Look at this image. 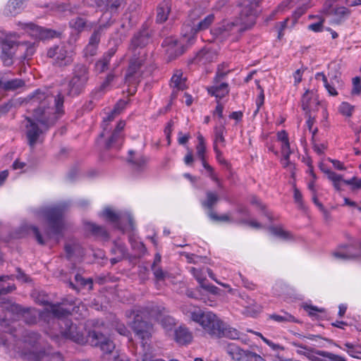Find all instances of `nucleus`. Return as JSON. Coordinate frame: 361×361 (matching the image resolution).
Returning <instances> with one entry per match:
<instances>
[{
    "mask_svg": "<svg viewBox=\"0 0 361 361\" xmlns=\"http://www.w3.org/2000/svg\"><path fill=\"white\" fill-rule=\"evenodd\" d=\"M63 102L61 94L54 97L48 90H36L25 101L27 110L32 114V118L49 129L63 114Z\"/></svg>",
    "mask_w": 361,
    "mask_h": 361,
    "instance_id": "obj_1",
    "label": "nucleus"
},
{
    "mask_svg": "<svg viewBox=\"0 0 361 361\" xmlns=\"http://www.w3.org/2000/svg\"><path fill=\"white\" fill-rule=\"evenodd\" d=\"M260 1L261 0H240L239 19L235 21L223 20L211 30L212 35L221 40L230 37H232V40H236L240 33L255 23Z\"/></svg>",
    "mask_w": 361,
    "mask_h": 361,
    "instance_id": "obj_2",
    "label": "nucleus"
},
{
    "mask_svg": "<svg viewBox=\"0 0 361 361\" xmlns=\"http://www.w3.org/2000/svg\"><path fill=\"white\" fill-rule=\"evenodd\" d=\"M183 312L192 321L198 323L204 331L213 338L226 337L230 339H239L241 333L220 319L212 312H203L192 305L183 307Z\"/></svg>",
    "mask_w": 361,
    "mask_h": 361,
    "instance_id": "obj_3",
    "label": "nucleus"
},
{
    "mask_svg": "<svg viewBox=\"0 0 361 361\" xmlns=\"http://www.w3.org/2000/svg\"><path fill=\"white\" fill-rule=\"evenodd\" d=\"M48 314L53 316L54 323L59 326L60 333L66 338L75 343L82 344L85 339L80 328L67 318L70 310L64 308L60 304H50L46 307Z\"/></svg>",
    "mask_w": 361,
    "mask_h": 361,
    "instance_id": "obj_4",
    "label": "nucleus"
},
{
    "mask_svg": "<svg viewBox=\"0 0 361 361\" xmlns=\"http://www.w3.org/2000/svg\"><path fill=\"white\" fill-rule=\"evenodd\" d=\"M140 310H130L127 311L126 314L128 317L134 316V320L132 322V328L135 335L141 340L143 353L137 359V361H165L162 359H153L152 348L147 344L151 335V326L142 320V317L139 314Z\"/></svg>",
    "mask_w": 361,
    "mask_h": 361,
    "instance_id": "obj_5",
    "label": "nucleus"
},
{
    "mask_svg": "<svg viewBox=\"0 0 361 361\" xmlns=\"http://www.w3.org/2000/svg\"><path fill=\"white\" fill-rule=\"evenodd\" d=\"M68 206L66 202H62L54 207H47L41 209L42 214L46 218L49 226V231L46 233L47 238L53 236L58 238L61 235L64 228L63 215ZM57 240H59L58 238Z\"/></svg>",
    "mask_w": 361,
    "mask_h": 361,
    "instance_id": "obj_6",
    "label": "nucleus"
},
{
    "mask_svg": "<svg viewBox=\"0 0 361 361\" xmlns=\"http://www.w3.org/2000/svg\"><path fill=\"white\" fill-rule=\"evenodd\" d=\"M24 342L29 346L25 355L32 361H63V356L59 353H49L44 350H39L38 344L39 335L35 332L26 331L23 336Z\"/></svg>",
    "mask_w": 361,
    "mask_h": 361,
    "instance_id": "obj_7",
    "label": "nucleus"
},
{
    "mask_svg": "<svg viewBox=\"0 0 361 361\" xmlns=\"http://www.w3.org/2000/svg\"><path fill=\"white\" fill-rule=\"evenodd\" d=\"M196 16V11H193L190 14L189 17L192 25H185L182 32L184 40L187 41L190 44L193 43L195 35L199 32L208 29L215 19L213 13L208 14L200 18H197Z\"/></svg>",
    "mask_w": 361,
    "mask_h": 361,
    "instance_id": "obj_8",
    "label": "nucleus"
},
{
    "mask_svg": "<svg viewBox=\"0 0 361 361\" xmlns=\"http://www.w3.org/2000/svg\"><path fill=\"white\" fill-rule=\"evenodd\" d=\"M147 53L141 50L137 54H133L125 75V82L128 85H136L142 78L146 67Z\"/></svg>",
    "mask_w": 361,
    "mask_h": 361,
    "instance_id": "obj_9",
    "label": "nucleus"
},
{
    "mask_svg": "<svg viewBox=\"0 0 361 361\" xmlns=\"http://www.w3.org/2000/svg\"><path fill=\"white\" fill-rule=\"evenodd\" d=\"M73 77L68 84V94L74 97L79 95L85 89L89 80V70L86 65L75 64L73 69Z\"/></svg>",
    "mask_w": 361,
    "mask_h": 361,
    "instance_id": "obj_10",
    "label": "nucleus"
},
{
    "mask_svg": "<svg viewBox=\"0 0 361 361\" xmlns=\"http://www.w3.org/2000/svg\"><path fill=\"white\" fill-rule=\"evenodd\" d=\"M53 63L59 67L68 66L73 61V51L63 43L51 47L47 53Z\"/></svg>",
    "mask_w": 361,
    "mask_h": 361,
    "instance_id": "obj_11",
    "label": "nucleus"
},
{
    "mask_svg": "<svg viewBox=\"0 0 361 361\" xmlns=\"http://www.w3.org/2000/svg\"><path fill=\"white\" fill-rule=\"evenodd\" d=\"M23 125L27 143L32 148L35 146L43 134L49 130L48 128H44L42 124H39L32 117H26Z\"/></svg>",
    "mask_w": 361,
    "mask_h": 361,
    "instance_id": "obj_12",
    "label": "nucleus"
},
{
    "mask_svg": "<svg viewBox=\"0 0 361 361\" xmlns=\"http://www.w3.org/2000/svg\"><path fill=\"white\" fill-rule=\"evenodd\" d=\"M18 25L32 37L39 40L58 38L61 35V32L59 31L45 28L32 23L19 22Z\"/></svg>",
    "mask_w": 361,
    "mask_h": 361,
    "instance_id": "obj_13",
    "label": "nucleus"
},
{
    "mask_svg": "<svg viewBox=\"0 0 361 361\" xmlns=\"http://www.w3.org/2000/svg\"><path fill=\"white\" fill-rule=\"evenodd\" d=\"M226 353L235 361H266L256 353L244 350L235 343H229L226 348Z\"/></svg>",
    "mask_w": 361,
    "mask_h": 361,
    "instance_id": "obj_14",
    "label": "nucleus"
},
{
    "mask_svg": "<svg viewBox=\"0 0 361 361\" xmlns=\"http://www.w3.org/2000/svg\"><path fill=\"white\" fill-rule=\"evenodd\" d=\"M102 215L107 221L123 231H125L128 227L133 228V219L130 215L124 216L121 212H115L110 208H106Z\"/></svg>",
    "mask_w": 361,
    "mask_h": 361,
    "instance_id": "obj_15",
    "label": "nucleus"
},
{
    "mask_svg": "<svg viewBox=\"0 0 361 361\" xmlns=\"http://www.w3.org/2000/svg\"><path fill=\"white\" fill-rule=\"evenodd\" d=\"M89 341L92 346L99 347L107 355L113 353L115 348V344L112 341L96 331L89 333Z\"/></svg>",
    "mask_w": 361,
    "mask_h": 361,
    "instance_id": "obj_16",
    "label": "nucleus"
},
{
    "mask_svg": "<svg viewBox=\"0 0 361 361\" xmlns=\"http://www.w3.org/2000/svg\"><path fill=\"white\" fill-rule=\"evenodd\" d=\"M306 357L311 361H347L345 357L325 350L310 348Z\"/></svg>",
    "mask_w": 361,
    "mask_h": 361,
    "instance_id": "obj_17",
    "label": "nucleus"
},
{
    "mask_svg": "<svg viewBox=\"0 0 361 361\" xmlns=\"http://www.w3.org/2000/svg\"><path fill=\"white\" fill-rule=\"evenodd\" d=\"M162 46L166 47L169 60H173L180 56L185 50L183 43L173 37L166 38L162 42Z\"/></svg>",
    "mask_w": 361,
    "mask_h": 361,
    "instance_id": "obj_18",
    "label": "nucleus"
},
{
    "mask_svg": "<svg viewBox=\"0 0 361 361\" xmlns=\"http://www.w3.org/2000/svg\"><path fill=\"white\" fill-rule=\"evenodd\" d=\"M149 42V32L147 30H143L134 35L131 39L129 49L134 54H137L139 51L144 50L143 47H145Z\"/></svg>",
    "mask_w": 361,
    "mask_h": 361,
    "instance_id": "obj_19",
    "label": "nucleus"
},
{
    "mask_svg": "<svg viewBox=\"0 0 361 361\" xmlns=\"http://www.w3.org/2000/svg\"><path fill=\"white\" fill-rule=\"evenodd\" d=\"M125 125L126 123L123 121H121L117 123L116 127L115 128L110 137L106 142V148L121 147L123 141V130L125 127Z\"/></svg>",
    "mask_w": 361,
    "mask_h": 361,
    "instance_id": "obj_20",
    "label": "nucleus"
},
{
    "mask_svg": "<svg viewBox=\"0 0 361 361\" xmlns=\"http://www.w3.org/2000/svg\"><path fill=\"white\" fill-rule=\"evenodd\" d=\"M16 44L13 40L6 39L2 43L1 59L4 64L9 66L13 64V56Z\"/></svg>",
    "mask_w": 361,
    "mask_h": 361,
    "instance_id": "obj_21",
    "label": "nucleus"
},
{
    "mask_svg": "<svg viewBox=\"0 0 361 361\" xmlns=\"http://www.w3.org/2000/svg\"><path fill=\"white\" fill-rule=\"evenodd\" d=\"M353 247L343 245L333 252V257L338 260H347L360 255L361 250L353 252Z\"/></svg>",
    "mask_w": 361,
    "mask_h": 361,
    "instance_id": "obj_22",
    "label": "nucleus"
},
{
    "mask_svg": "<svg viewBox=\"0 0 361 361\" xmlns=\"http://www.w3.org/2000/svg\"><path fill=\"white\" fill-rule=\"evenodd\" d=\"M11 311L15 312L18 317H22L27 324H33L37 321L36 312L28 309H24L18 305H11Z\"/></svg>",
    "mask_w": 361,
    "mask_h": 361,
    "instance_id": "obj_23",
    "label": "nucleus"
},
{
    "mask_svg": "<svg viewBox=\"0 0 361 361\" xmlns=\"http://www.w3.org/2000/svg\"><path fill=\"white\" fill-rule=\"evenodd\" d=\"M302 107L307 113L311 111L318 104L316 94L313 90H307L301 99Z\"/></svg>",
    "mask_w": 361,
    "mask_h": 361,
    "instance_id": "obj_24",
    "label": "nucleus"
},
{
    "mask_svg": "<svg viewBox=\"0 0 361 361\" xmlns=\"http://www.w3.org/2000/svg\"><path fill=\"white\" fill-rule=\"evenodd\" d=\"M126 102L123 100H120L114 106V109H112L110 113L107 115L106 118H104L102 128L103 131L102 132L100 136L104 137L108 133V122L113 121L116 115H118L121 111L125 107Z\"/></svg>",
    "mask_w": 361,
    "mask_h": 361,
    "instance_id": "obj_25",
    "label": "nucleus"
},
{
    "mask_svg": "<svg viewBox=\"0 0 361 361\" xmlns=\"http://www.w3.org/2000/svg\"><path fill=\"white\" fill-rule=\"evenodd\" d=\"M209 94L221 99L227 95L229 92L228 85L226 82H220L219 83H213L212 85L207 87Z\"/></svg>",
    "mask_w": 361,
    "mask_h": 361,
    "instance_id": "obj_26",
    "label": "nucleus"
},
{
    "mask_svg": "<svg viewBox=\"0 0 361 361\" xmlns=\"http://www.w3.org/2000/svg\"><path fill=\"white\" fill-rule=\"evenodd\" d=\"M95 25V23H88L85 18L81 16H77L71 19L69 22L70 27L79 33L87 30H90Z\"/></svg>",
    "mask_w": 361,
    "mask_h": 361,
    "instance_id": "obj_27",
    "label": "nucleus"
},
{
    "mask_svg": "<svg viewBox=\"0 0 361 361\" xmlns=\"http://www.w3.org/2000/svg\"><path fill=\"white\" fill-rule=\"evenodd\" d=\"M216 57L217 52L215 50L210 48H204L197 53L195 61L197 63L206 64L214 61Z\"/></svg>",
    "mask_w": 361,
    "mask_h": 361,
    "instance_id": "obj_28",
    "label": "nucleus"
},
{
    "mask_svg": "<svg viewBox=\"0 0 361 361\" xmlns=\"http://www.w3.org/2000/svg\"><path fill=\"white\" fill-rule=\"evenodd\" d=\"M1 331L6 333V334L0 336V344L4 346H8V341L13 337H16L17 334H15L16 331H13V326H10V324L7 319H2L0 322Z\"/></svg>",
    "mask_w": 361,
    "mask_h": 361,
    "instance_id": "obj_29",
    "label": "nucleus"
},
{
    "mask_svg": "<svg viewBox=\"0 0 361 361\" xmlns=\"http://www.w3.org/2000/svg\"><path fill=\"white\" fill-rule=\"evenodd\" d=\"M171 8V0H164L160 3L157 9V22L161 23L165 22L168 19Z\"/></svg>",
    "mask_w": 361,
    "mask_h": 361,
    "instance_id": "obj_30",
    "label": "nucleus"
},
{
    "mask_svg": "<svg viewBox=\"0 0 361 361\" xmlns=\"http://www.w3.org/2000/svg\"><path fill=\"white\" fill-rule=\"evenodd\" d=\"M175 340L180 345H186L192 341V334L188 329L180 326L175 331Z\"/></svg>",
    "mask_w": 361,
    "mask_h": 361,
    "instance_id": "obj_31",
    "label": "nucleus"
},
{
    "mask_svg": "<svg viewBox=\"0 0 361 361\" xmlns=\"http://www.w3.org/2000/svg\"><path fill=\"white\" fill-rule=\"evenodd\" d=\"M85 228L96 238L104 240H106L109 238L107 231L102 226H99L92 222H88L85 224Z\"/></svg>",
    "mask_w": 361,
    "mask_h": 361,
    "instance_id": "obj_32",
    "label": "nucleus"
},
{
    "mask_svg": "<svg viewBox=\"0 0 361 361\" xmlns=\"http://www.w3.org/2000/svg\"><path fill=\"white\" fill-rule=\"evenodd\" d=\"M3 90L5 92L16 91L25 86V81L20 78H1Z\"/></svg>",
    "mask_w": 361,
    "mask_h": 361,
    "instance_id": "obj_33",
    "label": "nucleus"
},
{
    "mask_svg": "<svg viewBox=\"0 0 361 361\" xmlns=\"http://www.w3.org/2000/svg\"><path fill=\"white\" fill-rule=\"evenodd\" d=\"M116 48L112 47L109 49L95 64L96 69L97 71L102 73L105 71L108 67L111 58L114 56L116 52Z\"/></svg>",
    "mask_w": 361,
    "mask_h": 361,
    "instance_id": "obj_34",
    "label": "nucleus"
},
{
    "mask_svg": "<svg viewBox=\"0 0 361 361\" xmlns=\"http://www.w3.org/2000/svg\"><path fill=\"white\" fill-rule=\"evenodd\" d=\"M23 0H9L7 3L4 13L6 16H15L23 10Z\"/></svg>",
    "mask_w": 361,
    "mask_h": 361,
    "instance_id": "obj_35",
    "label": "nucleus"
},
{
    "mask_svg": "<svg viewBox=\"0 0 361 361\" xmlns=\"http://www.w3.org/2000/svg\"><path fill=\"white\" fill-rule=\"evenodd\" d=\"M65 251L68 259L73 257H81L83 255V250L76 240L68 242L65 245Z\"/></svg>",
    "mask_w": 361,
    "mask_h": 361,
    "instance_id": "obj_36",
    "label": "nucleus"
},
{
    "mask_svg": "<svg viewBox=\"0 0 361 361\" xmlns=\"http://www.w3.org/2000/svg\"><path fill=\"white\" fill-rule=\"evenodd\" d=\"M219 200V196L215 191L207 190L206 192V198L201 201V204L204 208H207L209 211H213L215 204Z\"/></svg>",
    "mask_w": 361,
    "mask_h": 361,
    "instance_id": "obj_37",
    "label": "nucleus"
},
{
    "mask_svg": "<svg viewBox=\"0 0 361 361\" xmlns=\"http://www.w3.org/2000/svg\"><path fill=\"white\" fill-rule=\"evenodd\" d=\"M110 26L109 23L99 25L93 32L90 37L88 44L97 46L100 42L102 32Z\"/></svg>",
    "mask_w": 361,
    "mask_h": 361,
    "instance_id": "obj_38",
    "label": "nucleus"
},
{
    "mask_svg": "<svg viewBox=\"0 0 361 361\" xmlns=\"http://www.w3.org/2000/svg\"><path fill=\"white\" fill-rule=\"evenodd\" d=\"M171 86L176 90H183L186 88L185 78H183L182 73L176 71L171 80Z\"/></svg>",
    "mask_w": 361,
    "mask_h": 361,
    "instance_id": "obj_39",
    "label": "nucleus"
},
{
    "mask_svg": "<svg viewBox=\"0 0 361 361\" xmlns=\"http://www.w3.org/2000/svg\"><path fill=\"white\" fill-rule=\"evenodd\" d=\"M322 170L326 174L327 178L333 183L335 189L336 190H340L341 189L342 183H344L345 181V180H343L342 176L336 173L329 169Z\"/></svg>",
    "mask_w": 361,
    "mask_h": 361,
    "instance_id": "obj_40",
    "label": "nucleus"
},
{
    "mask_svg": "<svg viewBox=\"0 0 361 361\" xmlns=\"http://www.w3.org/2000/svg\"><path fill=\"white\" fill-rule=\"evenodd\" d=\"M25 102L22 101L20 99H12L9 100L8 102L0 105V117L12 109H16L21 106Z\"/></svg>",
    "mask_w": 361,
    "mask_h": 361,
    "instance_id": "obj_41",
    "label": "nucleus"
},
{
    "mask_svg": "<svg viewBox=\"0 0 361 361\" xmlns=\"http://www.w3.org/2000/svg\"><path fill=\"white\" fill-rule=\"evenodd\" d=\"M225 133H226V128H225L224 125H221L219 126H216L214 128V145H216L217 146L218 143H220L223 146H225V143H226V140L224 137Z\"/></svg>",
    "mask_w": 361,
    "mask_h": 361,
    "instance_id": "obj_42",
    "label": "nucleus"
},
{
    "mask_svg": "<svg viewBox=\"0 0 361 361\" xmlns=\"http://www.w3.org/2000/svg\"><path fill=\"white\" fill-rule=\"evenodd\" d=\"M231 70L228 68V65L222 63L218 66L216 75L214 78L213 83H219L230 73Z\"/></svg>",
    "mask_w": 361,
    "mask_h": 361,
    "instance_id": "obj_43",
    "label": "nucleus"
},
{
    "mask_svg": "<svg viewBox=\"0 0 361 361\" xmlns=\"http://www.w3.org/2000/svg\"><path fill=\"white\" fill-rule=\"evenodd\" d=\"M130 157L128 158V161L133 164V166L135 169L140 170L142 169L146 164L147 159L143 156H139L138 157L134 159L132 157L134 152L133 150L129 151Z\"/></svg>",
    "mask_w": 361,
    "mask_h": 361,
    "instance_id": "obj_44",
    "label": "nucleus"
},
{
    "mask_svg": "<svg viewBox=\"0 0 361 361\" xmlns=\"http://www.w3.org/2000/svg\"><path fill=\"white\" fill-rule=\"evenodd\" d=\"M281 154H282V164L286 166L288 165L290 161V155L292 153L290 147V142H286L285 143L281 144Z\"/></svg>",
    "mask_w": 361,
    "mask_h": 361,
    "instance_id": "obj_45",
    "label": "nucleus"
},
{
    "mask_svg": "<svg viewBox=\"0 0 361 361\" xmlns=\"http://www.w3.org/2000/svg\"><path fill=\"white\" fill-rule=\"evenodd\" d=\"M198 143L196 146V154L200 159H202L205 157L206 145L203 136L199 134L197 136Z\"/></svg>",
    "mask_w": 361,
    "mask_h": 361,
    "instance_id": "obj_46",
    "label": "nucleus"
},
{
    "mask_svg": "<svg viewBox=\"0 0 361 361\" xmlns=\"http://www.w3.org/2000/svg\"><path fill=\"white\" fill-rule=\"evenodd\" d=\"M269 317L279 323L297 322L295 318L287 312H284L283 315L271 314Z\"/></svg>",
    "mask_w": 361,
    "mask_h": 361,
    "instance_id": "obj_47",
    "label": "nucleus"
},
{
    "mask_svg": "<svg viewBox=\"0 0 361 361\" xmlns=\"http://www.w3.org/2000/svg\"><path fill=\"white\" fill-rule=\"evenodd\" d=\"M75 281L78 286H80V288L87 287L89 290L92 288L93 282L92 279H85L80 274H76L75 276Z\"/></svg>",
    "mask_w": 361,
    "mask_h": 361,
    "instance_id": "obj_48",
    "label": "nucleus"
},
{
    "mask_svg": "<svg viewBox=\"0 0 361 361\" xmlns=\"http://www.w3.org/2000/svg\"><path fill=\"white\" fill-rule=\"evenodd\" d=\"M151 269L152 270L154 276L157 281H164L169 276V273L167 271H164L159 266H152Z\"/></svg>",
    "mask_w": 361,
    "mask_h": 361,
    "instance_id": "obj_49",
    "label": "nucleus"
},
{
    "mask_svg": "<svg viewBox=\"0 0 361 361\" xmlns=\"http://www.w3.org/2000/svg\"><path fill=\"white\" fill-rule=\"evenodd\" d=\"M354 110V106L350 104L348 102H342L338 107L339 112L347 117H350L352 116V114Z\"/></svg>",
    "mask_w": 361,
    "mask_h": 361,
    "instance_id": "obj_50",
    "label": "nucleus"
},
{
    "mask_svg": "<svg viewBox=\"0 0 361 361\" xmlns=\"http://www.w3.org/2000/svg\"><path fill=\"white\" fill-rule=\"evenodd\" d=\"M270 231L272 234L282 239H288L290 236V233L281 228L272 227Z\"/></svg>",
    "mask_w": 361,
    "mask_h": 361,
    "instance_id": "obj_51",
    "label": "nucleus"
},
{
    "mask_svg": "<svg viewBox=\"0 0 361 361\" xmlns=\"http://www.w3.org/2000/svg\"><path fill=\"white\" fill-rule=\"evenodd\" d=\"M208 216L212 221H231L230 216L228 215L224 214V215L219 216L217 214H216L213 211H209Z\"/></svg>",
    "mask_w": 361,
    "mask_h": 361,
    "instance_id": "obj_52",
    "label": "nucleus"
},
{
    "mask_svg": "<svg viewBox=\"0 0 361 361\" xmlns=\"http://www.w3.org/2000/svg\"><path fill=\"white\" fill-rule=\"evenodd\" d=\"M214 147V151L215 152V154H216V160L218 161V162L221 164V165H224L225 166H226L227 168L229 167V164L228 162L223 157V154L222 152L220 151V149L218 148V147L214 145L213 146Z\"/></svg>",
    "mask_w": 361,
    "mask_h": 361,
    "instance_id": "obj_53",
    "label": "nucleus"
},
{
    "mask_svg": "<svg viewBox=\"0 0 361 361\" xmlns=\"http://www.w3.org/2000/svg\"><path fill=\"white\" fill-rule=\"evenodd\" d=\"M257 86H258V89L260 90V92H259V94L256 99L257 109L254 112L255 115H256L259 112V109L264 104V90L259 85H258Z\"/></svg>",
    "mask_w": 361,
    "mask_h": 361,
    "instance_id": "obj_54",
    "label": "nucleus"
},
{
    "mask_svg": "<svg viewBox=\"0 0 361 361\" xmlns=\"http://www.w3.org/2000/svg\"><path fill=\"white\" fill-rule=\"evenodd\" d=\"M351 93L359 95L361 93V78L355 77L353 79V88Z\"/></svg>",
    "mask_w": 361,
    "mask_h": 361,
    "instance_id": "obj_55",
    "label": "nucleus"
},
{
    "mask_svg": "<svg viewBox=\"0 0 361 361\" xmlns=\"http://www.w3.org/2000/svg\"><path fill=\"white\" fill-rule=\"evenodd\" d=\"M117 248L118 249V255L111 259V262L112 264H114L121 261L127 253V250L125 245H120Z\"/></svg>",
    "mask_w": 361,
    "mask_h": 361,
    "instance_id": "obj_56",
    "label": "nucleus"
},
{
    "mask_svg": "<svg viewBox=\"0 0 361 361\" xmlns=\"http://www.w3.org/2000/svg\"><path fill=\"white\" fill-rule=\"evenodd\" d=\"M290 343L293 346H295L298 348L296 350V352L298 355H304L306 357V355H307L306 353H307L309 351L310 348H309L306 345H304L295 341H292Z\"/></svg>",
    "mask_w": 361,
    "mask_h": 361,
    "instance_id": "obj_57",
    "label": "nucleus"
},
{
    "mask_svg": "<svg viewBox=\"0 0 361 361\" xmlns=\"http://www.w3.org/2000/svg\"><path fill=\"white\" fill-rule=\"evenodd\" d=\"M157 319L161 321V325L165 329H169L175 324L174 319L169 316H164L162 318L157 317Z\"/></svg>",
    "mask_w": 361,
    "mask_h": 361,
    "instance_id": "obj_58",
    "label": "nucleus"
},
{
    "mask_svg": "<svg viewBox=\"0 0 361 361\" xmlns=\"http://www.w3.org/2000/svg\"><path fill=\"white\" fill-rule=\"evenodd\" d=\"M294 200L300 209L304 207L302 195L300 191L296 188H294Z\"/></svg>",
    "mask_w": 361,
    "mask_h": 361,
    "instance_id": "obj_59",
    "label": "nucleus"
},
{
    "mask_svg": "<svg viewBox=\"0 0 361 361\" xmlns=\"http://www.w3.org/2000/svg\"><path fill=\"white\" fill-rule=\"evenodd\" d=\"M97 46L87 44L84 50L85 56H94L97 54Z\"/></svg>",
    "mask_w": 361,
    "mask_h": 361,
    "instance_id": "obj_60",
    "label": "nucleus"
},
{
    "mask_svg": "<svg viewBox=\"0 0 361 361\" xmlns=\"http://www.w3.org/2000/svg\"><path fill=\"white\" fill-rule=\"evenodd\" d=\"M324 20H319L317 23H312L308 25V29L315 32L322 31Z\"/></svg>",
    "mask_w": 361,
    "mask_h": 361,
    "instance_id": "obj_61",
    "label": "nucleus"
},
{
    "mask_svg": "<svg viewBox=\"0 0 361 361\" xmlns=\"http://www.w3.org/2000/svg\"><path fill=\"white\" fill-rule=\"evenodd\" d=\"M120 6L121 2L119 0H108L106 4L107 8L111 12L116 11Z\"/></svg>",
    "mask_w": 361,
    "mask_h": 361,
    "instance_id": "obj_62",
    "label": "nucleus"
},
{
    "mask_svg": "<svg viewBox=\"0 0 361 361\" xmlns=\"http://www.w3.org/2000/svg\"><path fill=\"white\" fill-rule=\"evenodd\" d=\"M346 352L351 357L358 358L357 354H361V346L354 345L351 349H346Z\"/></svg>",
    "mask_w": 361,
    "mask_h": 361,
    "instance_id": "obj_63",
    "label": "nucleus"
},
{
    "mask_svg": "<svg viewBox=\"0 0 361 361\" xmlns=\"http://www.w3.org/2000/svg\"><path fill=\"white\" fill-rule=\"evenodd\" d=\"M346 185H353L355 188H361V179H358L355 177L352 178L350 180L344 181Z\"/></svg>",
    "mask_w": 361,
    "mask_h": 361,
    "instance_id": "obj_64",
    "label": "nucleus"
}]
</instances>
